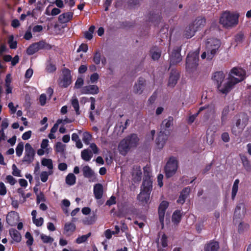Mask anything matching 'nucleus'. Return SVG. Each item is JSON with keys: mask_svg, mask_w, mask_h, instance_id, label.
I'll list each match as a JSON object with an SVG mask.
<instances>
[{"mask_svg": "<svg viewBox=\"0 0 251 251\" xmlns=\"http://www.w3.org/2000/svg\"><path fill=\"white\" fill-rule=\"evenodd\" d=\"M139 139L136 134H131L123 139L120 143L118 149L120 153L125 155L132 148L136 147L138 144Z\"/></svg>", "mask_w": 251, "mask_h": 251, "instance_id": "obj_1", "label": "nucleus"}, {"mask_svg": "<svg viewBox=\"0 0 251 251\" xmlns=\"http://www.w3.org/2000/svg\"><path fill=\"white\" fill-rule=\"evenodd\" d=\"M239 17L237 12L225 11L221 14L220 23L226 28H232L238 24Z\"/></svg>", "mask_w": 251, "mask_h": 251, "instance_id": "obj_2", "label": "nucleus"}, {"mask_svg": "<svg viewBox=\"0 0 251 251\" xmlns=\"http://www.w3.org/2000/svg\"><path fill=\"white\" fill-rule=\"evenodd\" d=\"M248 121V117L244 113L235 116L234 118V124L232 127V132L235 135H239L247 125Z\"/></svg>", "mask_w": 251, "mask_h": 251, "instance_id": "obj_3", "label": "nucleus"}, {"mask_svg": "<svg viewBox=\"0 0 251 251\" xmlns=\"http://www.w3.org/2000/svg\"><path fill=\"white\" fill-rule=\"evenodd\" d=\"M199 52L195 51L190 52L187 55L186 61V69L189 73H194L196 71L199 64Z\"/></svg>", "mask_w": 251, "mask_h": 251, "instance_id": "obj_4", "label": "nucleus"}, {"mask_svg": "<svg viewBox=\"0 0 251 251\" xmlns=\"http://www.w3.org/2000/svg\"><path fill=\"white\" fill-rule=\"evenodd\" d=\"M221 46L220 41L217 39H209L206 43L207 50V59L211 60L218 52Z\"/></svg>", "mask_w": 251, "mask_h": 251, "instance_id": "obj_5", "label": "nucleus"}, {"mask_svg": "<svg viewBox=\"0 0 251 251\" xmlns=\"http://www.w3.org/2000/svg\"><path fill=\"white\" fill-rule=\"evenodd\" d=\"M148 167H144V177L141 186V190L151 193L152 189V180L150 177V173Z\"/></svg>", "mask_w": 251, "mask_h": 251, "instance_id": "obj_6", "label": "nucleus"}, {"mask_svg": "<svg viewBox=\"0 0 251 251\" xmlns=\"http://www.w3.org/2000/svg\"><path fill=\"white\" fill-rule=\"evenodd\" d=\"M177 161L176 158L171 157L165 167V176L169 178L175 175L177 169Z\"/></svg>", "mask_w": 251, "mask_h": 251, "instance_id": "obj_7", "label": "nucleus"}, {"mask_svg": "<svg viewBox=\"0 0 251 251\" xmlns=\"http://www.w3.org/2000/svg\"><path fill=\"white\" fill-rule=\"evenodd\" d=\"M246 72L241 68H234L228 75V77L235 84L242 81L245 78Z\"/></svg>", "mask_w": 251, "mask_h": 251, "instance_id": "obj_8", "label": "nucleus"}, {"mask_svg": "<svg viewBox=\"0 0 251 251\" xmlns=\"http://www.w3.org/2000/svg\"><path fill=\"white\" fill-rule=\"evenodd\" d=\"M235 85V82L232 81L228 76L222 83L218 84L217 87L220 92L222 94H226L233 88Z\"/></svg>", "mask_w": 251, "mask_h": 251, "instance_id": "obj_9", "label": "nucleus"}, {"mask_svg": "<svg viewBox=\"0 0 251 251\" xmlns=\"http://www.w3.org/2000/svg\"><path fill=\"white\" fill-rule=\"evenodd\" d=\"M35 151L29 143L25 145V152L23 162L27 164L32 163L34 159Z\"/></svg>", "mask_w": 251, "mask_h": 251, "instance_id": "obj_10", "label": "nucleus"}, {"mask_svg": "<svg viewBox=\"0 0 251 251\" xmlns=\"http://www.w3.org/2000/svg\"><path fill=\"white\" fill-rule=\"evenodd\" d=\"M169 134V131L160 130L156 139V144L158 149H162L163 148Z\"/></svg>", "mask_w": 251, "mask_h": 251, "instance_id": "obj_11", "label": "nucleus"}, {"mask_svg": "<svg viewBox=\"0 0 251 251\" xmlns=\"http://www.w3.org/2000/svg\"><path fill=\"white\" fill-rule=\"evenodd\" d=\"M62 77L59 81V85L63 87H67L71 83V75L70 70L68 69H64L63 70Z\"/></svg>", "mask_w": 251, "mask_h": 251, "instance_id": "obj_12", "label": "nucleus"}, {"mask_svg": "<svg viewBox=\"0 0 251 251\" xmlns=\"http://www.w3.org/2000/svg\"><path fill=\"white\" fill-rule=\"evenodd\" d=\"M146 81L143 77H139L133 87V92L135 94H141L146 86Z\"/></svg>", "mask_w": 251, "mask_h": 251, "instance_id": "obj_13", "label": "nucleus"}, {"mask_svg": "<svg viewBox=\"0 0 251 251\" xmlns=\"http://www.w3.org/2000/svg\"><path fill=\"white\" fill-rule=\"evenodd\" d=\"M180 50L178 47L174 49L170 56V63L175 65L180 62L182 57L180 53Z\"/></svg>", "mask_w": 251, "mask_h": 251, "instance_id": "obj_14", "label": "nucleus"}, {"mask_svg": "<svg viewBox=\"0 0 251 251\" xmlns=\"http://www.w3.org/2000/svg\"><path fill=\"white\" fill-rule=\"evenodd\" d=\"M206 24V19L204 18L199 17L190 24L195 30L197 31L203 28Z\"/></svg>", "mask_w": 251, "mask_h": 251, "instance_id": "obj_15", "label": "nucleus"}, {"mask_svg": "<svg viewBox=\"0 0 251 251\" xmlns=\"http://www.w3.org/2000/svg\"><path fill=\"white\" fill-rule=\"evenodd\" d=\"M82 94H97L99 92V87L95 85H88L83 87L80 90Z\"/></svg>", "mask_w": 251, "mask_h": 251, "instance_id": "obj_16", "label": "nucleus"}, {"mask_svg": "<svg viewBox=\"0 0 251 251\" xmlns=\"http://www.w3.org/2000/svg\"><path fill=\"white\" fill-rule=\"evenodd\" d=\"M168 206V202L166 201H163L160 204L158 207V215L160 222L163 224L164 218L166 209Z\"/></svg>", "mask_w": 251, "mask_h": 251, "instance_id": "obj_17", "label": "nucleus"}, {"mask_svg": "<svg viewBox=\"0 0 251 251\" xmlns=\"http://www.w3.org/2000/svg\"><path fill=\"white\" fill-rule=\"evenodd\" d=\"M151 193L141 190L137 199L142 205L147 204L149 201Z\"/></svg>", "mask_w": 251, "mask_h": 251, "instance_id": "obj_18", "label": "nucleus"}, {"mask_svg": "<svg viewBox=\"0 0 251 251\" xmlns=\"http://www.w3.org/2000/svg\"><path fill=\"white\" fill-rule=\"evenodd\" d=\"M132 176V179L135 182H139L141 180L142 177V171L141 168L140 166H135L133 167Z\"/></svg>", "mask_w": 251, "mask_h": 251, "instance_id": "obj_19", "label": "nucleus"}, {"mask_svg": "<svg viewBox=\"0 0 251 251\" xmlns=\"http://www.w3.org/2000/svg\"><path fill=\"white\" fill-rule=\"evenodd\" d=\"M76 228L75 225L71 223H67L64 225L63 234L67 236L73 234Z\"/></svg>", "mask_w": 251, "mask_h": 251, "instance_id": "obj_20", "label": "nucleus"}, {"mask_svg": "<svg viewBox=\"0 0 251 251\" xmlns=\"http://www.w3.org/2000/svg\"><path fill=\"white\" fill-rule=\"evenodd\" d=\"M212 78L214 83L217 86L226 79L225 75L222 71L217 72L213 74Z\"/></svg>", "mask_w": 251, "mask_h": 251, "instance_id": "obj_21", "label": "nucleus"}, {"mask_svg": "<svg viewBox=\"0 0 251 251\" xmlns=\"http://www.w3.org/2000/svg\"><path fill=\"white\" fill-rule=\"evenodd\" d=\"M173 118L171 116L166 119H164L161 125L160 130L169 131L168 128L173 125Z\"/></svg>", "mask_w": 251, "mask_h": 251, "instance_id": "obj_22", "label": "nucleus"}, {"mask_svg": "<svg viewBox=\"0 0 251 251\" xmlns=\"http://www.w3.org/2000/svg\"><path fill=\"white\" fill-rule=\"evenodd\" d=\"M190 192V188L189 187H186L184 188L179 197L178 199L177 200V202L180 204H183L184 203L186 199L187 198Z\"/></svg>", "mask_w": 251, "mask_h": 251, "instance_id": "obj_23", "label": "nucleus"}, {"mask_svg": "<svg viewBox=\"0 0 251 251\" xmlns=\"http://www.w3.org/2000/svg\"><path fill=\"white\" fill-rule=\"evenodd\" d=\"M94 194L97 199H100L103 195V186L100 183L96 184L94 187Z\"/></svg>", "mask_w": 251, "mask_h": 251, "instance_id": "obj_24", "label": "nucleus"}, {"mask_svg": "<svg viewBox=\"0 0 251 251\" xmlns=\"http://www.w3.org/2000/svg\"><path fill=\"white\" fill-rule=\"evenodd\" d=\"M219 249L218 243L216 241H212L205 245L204 251H218Z\"/></svg>", "mask_w": 251, "mask_h": 251, "instance_id": "obj_25", "label": "nucleus"}, {"mask_svg": "<svg viewBox=\"0 0 251 251\" xmlns=\"http://www.w3.org/2000/svg\"><path fill=\"white\" fill-rule=\"evenodd\" d=\"M196 32L197 31L195 30L192 25L190 24L186 27L184 31L183 36L185 38L189 39L194 36Z\"/></svg>", "mask_w": 251, "mask_h": 251, "instance_id": "obj_26", "label": "nucleus"}, {"mask_svg": "<svg viewBox=\"0 0 251 251\" xmlns=\"http://www.w3.org/2000/svg\"><path fill=\"white\" fill-rule=\"evenodd\" d=\"M179 76L176 73H171L168 81V85L174 87L177 83Z\"/></svg>", "mask_w": 251, "mask_h": 251, "instance_id": "obj_27", "label": "nucleus"}, {"mask_svg": "<svg viewBox=\"0 0 251 251\" xmlns=\"http://www.w3.org/2000/svg\"><path fill=\"white\" fill-rule=\"evenodd\" d=\"M204 110H206V111H207L208 112H212V109L211 107L210 108L208 106H204L201 107L199 108V110L198 113H197V114L196 115H193L190 116L189 117V119H188V123L190 124L193 123L194 122V121H195L196 117L197 116V115L199 114V113Z\"/></svg>", "mask_w": 251, "mask_h": 251, "instance_id": "obj_28", "label": "nucleus"}, {"mask_svg": "<svg viewBox=\"0 0 251 251\" xmlns=\"http://www.w3.org/2000/svg\"><path fill=\"white\" fill-rule=\"evenodd\" d=\"M82 172L84 176L88 178H92L95 174L94 172L88 165H86L83 167Z\"/></svg>", "mask_w": 251, "mask_h": 251, "instance_id": "obj_29", "label": "nucleus"}, {"mask_svg": "<svg viewBox=\"0 0 251 251\" xmlns=\"http://www.w3.org/2000/svg\"><path fill=\"white\" fill-rule=\"evenodd\" d=\"M150 52L151 58L154 60H158L161 56V50L156 47L152 48Z\"/></svg>", "mask_w": 251, "mask_h": 251, "instance_id": "obj_30", "label": "nucleus"}, {"mask_svg": "<svg viewBox=\"0 0 251 251\" xmlns=\"http://www.w3.org/2000/svg\"><path fill=\"white\" fill-rule=\"evenodd\" d=\"M81 156L84 161H89L93 157V152L88 149H85L81 151Z\"/></svg>", "mask_w": 251, "mask_h": 251, "instance_id": "obj_31", "label": "nucleus"}, {"mask_svg": "<svg viewBox=\"0 0 251 251\" xmlns=\"http://www.w3.org/2000/svg\"><path fill=\"white\" fill-rule=\"evenodd\" d=\"M130 209L126 206H119L117 215L120 217H123L129 213Z\"/></svg>", "mask_w": 251, "mask_h": 251, "instance_id": "obj_32", "label": "nucleus"}, {"mask_svg": "<svg viewBox=\"0 0 251 251\" xmlns=\"http://www.w3.org/2000/svg\"><path fill=\"white\" fill-rule=\"evenodd\" d=\"M73 17V14L71 12H67L62 14L59 16L58 20L62 23L68 22Z\"/></svg>", "mask_w": 251, "mask_h": 251, "instance_id": "obj_33", "label": "nucleus"}, {"mask_svg": "<svg viewBox=\"0 0 251 251\" xmlns=\"http://www.w3.org/2000/svg\"><path fill=\"white\" fill-rule=\"evenodd\" d=\"M36 43L38 47V50H50L52 47L50 45L43 40Z\"/></svg>", "mask_w": 251, "mask_h": 251, "instance_id": "obj_34", "label": "nucleus"}, {"mask_svg": "<svg viewBox=\"0 0 251 251\" xmlns=\"http://www.w3.org/2000/svg\"><path fill=\"white\" fill-rule=\"evenodd\" d=\"M76 177L73 173L69 174L66 177V183L69 185H73L75 184Z\"/></svg>", "mask_w": 251, "mask_h": 251, "instance_id": "obj_35", "label": "nucleus"}, {"mask_svg": "<svg viewBox=\"0 0 251 251\" xmlns=\"http://www.w3.org/2000/svg\"><path fill=\"white\" fill-rule=\"evenodd\" d=\"M181 218V214L180 211H175L172 215V222L175 224H178L180 222Z\"/></svg>", "mask_w": 251, "mask_h": 251, "instance_id": "obj_36", "label": "nucleus"}, {"mask_svg": "<svg viewBox=\"0 0 251 251\" xmlns=\"http://www.w3.org/2000/svg\"><path fill=\"white\" fill-rule=\"evenodd\" d=\"M241 160L244 168L247 171L250 172L251 171V165L247 157L243 156L241 157Z\"/></svg>", "mask_w": 251, "mask_h": 251, "instance_id": "obj_37", "label": "nucleus"}, {"mask_svg": "<svg viewBox=\"0 0 251 251\" xmlns=\"http://www.w3.org/2000/svg\"><path fill=\"white\" fill-rule=\"evenodd\" d=\"M115 229H116L115 231H112L110 229H107L104 232V234L107 239H110L112 237L113 234L119 233L120 232V228L118 226H115Z\"/></svg>", "mask_w": 251, "mask_h": 251, "instance_id": "obj_38", "label": "nucleus"}, {"mask_svg": "<svg viewBox=\"0 0 251 251\" xmlns=\"http://www.w3.org/2000/svg\"><path fill=\"white\" fill-rule=\"evenodd\" d=\"M71 103L75 111L76 114L77 115H79L80 112L79 111V106L78 100L76 98L73 99L71 101Z\"/></svg>", "mask_w": 251, "mask_h": 251, "instance_id": "obj_39", "label": "nucleus"}, {"mask_svg": "<svg viewBox=\"0 0 251 251\" xmlns=\"http://www.w3.org/2000/svg\"><path fill=\"white\" fill-rule=\"evenodd\" d=\"M38 51L36 43L31 45L26 50V53L29 55H32Z\"/></svg>", "mask_w": 251, "mask_h": 251, "instance_id": "obj_40", "label": "nucleus"}, {"mask_svg": "<svg viewBox=\"0 0 251 251\" xmlns=\"http://www.w3.org/2000/svg\"><path fill=\"white\" fill-rule=\"evenodd\" d=\"M66 145L60 142L56 143L55 150L57 152L63 153L65 150Z\"/></svg>", "mask_w": 251, "mask_h": 251, "instance_id": "obj_41", "label": "nucleus"}, {"mask_svg": "<svg viewBox=\"0 0 251 251\" xmlns=\"http://www.w3.org/2000/svg\"><path fill=\"white\" fill-rule=\"evenodd\" d=\"M41 164L42 165L47 167L50 170H51L53 168L52 161L50 159H43L41 161Z\"/></svg>", "mask_w": 251, "mask_h": 251, "instance_id": "obj_42", "label": "nucleus"}, {"mask_svg": "<svg viewBox=\"0 0 251 251\" xmlns=\"http://www.w3.org/2000/svg\"><path fill=\"white\" fill-rule=\"evenodd\" d=\"M10 234L11 235V237L15 241L18 242L21 241V235L17 230H14L12 231H10Z\"/></svg>", "mask_w": 251, "mask_h": 251, "instance_id": "obj_43", "label": "nucleus"}, {"mask_svg": "<svg viewBox=\"0 0 251 251\" xmlns=\"http://www.w3.org/2000/svg\"><path fill=\"white\" fill-rule=\"evenodd\" d=\"M229 111L228 106H225L222 113L221 120L223 124L225 122L226 120V117Z\"/></svg>", "mask_w": 251, "mask_h": 251, "instance_id": "obj_44", "label": "nucleus"}, {"mask_svg": "<svg viewBox=\"0 0 251 251\" xmlns=\"http://www.w3.org/2000/svg\"><path fill=\"white\" fill-rule=\"evenodd\" d=\"M52 174V171H50L48 172L46 171L42 172L40 174L41 180L42 182H45L47 181L49 175Z\"/></svg>", "mask_w": 251, "mask_h": 251, "instance_id": "obj_45", "label": "nucleus"}, {"mask_svg": "<svg viewBox=\"0 0 251 251\" xmlns=\"http://www.w3.org/2000/svg\"><path fill=\"white\" fill-rule=\"evenodd\" d=\"M93 60L96 65H98L100 63L101 61V53L100 50H97L94 53Z\"/></svg>", "mask_w": 251, "mask_h": 251, "instance_id": "obj_46", "label": "nucleus"}, {"mask_svg": "<svg viewBox=\"0 0 251 251\" xmlns=\"http://www.w3.org/2000/svg\"><path fill=\"white\" fill-rule=\"evenodd\" d=\"M91 139L92 135L89 133L87 132L83 133L82 140L85 144H89Z\"/></svg>", "mask_w": 251, "mask_h": 251, "instance_id": "obj_47", "label": "nucleus"}, {"mask_svg": "<svg viewBox=\"0 0 251 251\" xmlns=\"http://www.w3.org/2000/svg\"><path fill=\"white\" fill-rule=\"evenodd\" d=\"M40 238L44 243H52L53 241V239L52 237L46 235L44 234H41L40 235Z\"/></svg>", "mask_w": 251, "mask_h": 251, "instance_id": "obj_48", "label": "nucleus"}, {"mask_svg": "<svg viewBox=\"0 0 251 251\" xmlns=\"http://www.w3.org/2000/svg\"><path fill=\"white\" fill-rule=\"evenodd\" d=\"M24 150V143L23 142L19 143L16 148V153L19 157L22 154Z\"/></svg>", "mask_w": 251, "mask_h": 251, "instance_id": "obj_49", "label": "nucleus"}, {"mask_svg": "<svg viewBox=\"0 0 251 251\" xmlns=\"http://www.w3.org/2000/svg\"><path fill=\"white\" fill-rule=\"evenodd\" d=\"M91 232H89L86 235H82L80 237H79L76 239V242L77 244L82 243L86 241L87 240V239L91 236Z\"/></svg>", "mask_w": 251, "mask_h": 251, "instance_id": "obj_50", "label": "nucleus"}, {"mask_svg": "<svg viewBox=\"0 0 251 251\" xmlns=\"http://www.w3.org/2000/svg\"><path fill=\"white\" fill-rule=\"evenodd\" d=\"M249 225L247 223H240L238 226V231L240 233L243 232L244 231L248 230Z\"/></svg>", "mask_w": 251, "mask_h": 251, "instance_id": "obj_51", "label": "nucleus"}, {"mask_svg": "<svg viewBox=\"0 0 251 251\" xmlns=\"http://www.w3.org/2000/svg\"><path fill=\"white\" fill-rule=\"evenodd\" d=\"M25 238L27 239L26 244L27 246H31L33 244V238L31 234L29 232H26L25 235Z\"/></svg>", "mask_w": 251, "mask_h": 251, "instance_id": "obj_52", "label": "nucleus"}, {"mask_svg": "<svg viewBox=\"0 0 251 251\" xmlns=\"http://www.w3.org/2000/svg\"><path fill=\"white\" fill-rule=\"evenodd\" d=\"M62 119H58L53 127L51 128L50 132L54 133L56 132L58 129V125L62 123Z\"/></svg>", "mask_w": 251, "mask_h": 251, "instance_id": "obj_53", "label": "nucleus"}, {"mask_svg": "<svg viewBox=\"0 0 251 251\" xmlns=\"http://www.w3.org/2000/svg\"><path fill=\"white\" fill-rule=\"evenodd\" d=\"M84 81L82 78H78L75 83V87L76 89L80 88L83 84Z\"/></svg>", "mask_w": 251, "mask_h": 251, "instance_id": "obj_54", "label": "nucleus"}, {"mask_svg": "<svg viewBox=\"0 0 251 251\" xmlns=\"http://www.w3.org/2000/svg\"><path fill=\"white\" fill-rule=\"evenodd\" d=\"M8 43L11 49H16L17 48V42L13 41V37L12 36L10 37Z\"/></svg>", "mask_w": 251, "mask_h": 251, "instance_id": "obj_55", "label": "nucleus"}, {"mask_svg": "<svg viewBox=\"0 0 251 251\" xmlns=\"http://www.w3.org/2000/svg\"><path fill=\"white\" fill-rule=\"evenodd\" d=\"M12 174L16 176H21V171L19 170L15 164L12 165Z\"/></svg>", "mask_w": 251, "mask_h": 251, "instance_id": "obj_56", "label": "nucleus"}, {"mask_svg": "<svg viewBox=\"0 0 251 251\" xmlns=\"http://www.w3.org/2000/svg\"><path fill=\"white\" fill-rule=\"evenodd\" d=\"M32 221L34 224H35L38 226H40L43 225L44 219L43 218H40L39 219L35 218L32 220Z\"/></svg>", "mask_w": 251, "mask_h": 251, "instance_id": "obj_57", "label": "nucleus"}, {"mask_svg": "<svg viewBox=\"0 0 251 251\" xmlns=\"http://www.w3.org/2000/svg\"><path fill=\"white\" fill-rule=\"evenodd\" d=\"M244 39V35L242 33L237 34L235 37V41L238 43H241Z\"/></svg>", "mask_w": 251, "mask_h": 251, "instance_id": "obj_58", "label": "nucleus"}, {"mask_svg": "<svg viewBox=\"0 0 251 251\" xmlns=\"http://www.w3.org/2000/svg\"><path fill=\"white\" fill-rule=\"evenodd\" d=\"M99 78V75L97 73H95L93 74L90 76L91 82L93 83H95V82H97Z\"/></svg>", "mask_w": 251, "mask_h": 251, "instance_id": "obj_59", "label": "nucleus"}, {"mask_svg": "<svg viewBox=\"0 0 251 251\" xmlns=\"http://www.w3.org/2000/svg\"><path fill=\"white\" fill-rule=\"evenodd\" d=\"M116 198L115 196H111L110 198L106 201V204L110 206L115 204L116 202Z\"/></svg>", "mask_w": 251, "mask_h": 251, "instance_id": "obj_60", "label": "nucleus"}, {"mask_svg": "<svg viewBox=\"0 0 251 251\" xmlns=\"http://www.w3.org/2000/svg\"><path fill=\"white\" fill-rule=\"evenodd\" d=\"M6 193V188L3 182L0 183V195L3 196Z\"/></svg>", "mask_w": 251, "mask_h": 251, "instance_id": "obj_61", "label": "nucleus"}, {"mask_svg": "<svg viewBox=\"0 0 251 251\" xmlns=\"http://www.w3.org/2000/svg\"><path fill=\"white\" fill-rule=\"evenodd\" d=\"M88 50V46L85 44H82L79 47V48L77 50V52H79L80 51H82L84 52H87Z\"/></svg>", "mask_w": 251, "mask_h": 251, "instance_id": "obj_62", "label": "nucleus"}, {"mask_svg": "<svg viewBox=\"0 0 251 251\" xmlns=\"http://www.w3.org/2000/svg\"><path fill=\"white\" fill-rule=\"evenodd\" d=\"M46 201L44 194L42 193L37 196V203H39L41 201Z\"/></svg>", "mask_w": 251, "mask_h": 251, "instance_id": "obj_63", "label": "nucleus"}, {"mask_svg": "<svg viewBox=\"0 0 251 251\" xmlns=\"http://www.w3.org/2000/svg\"><path fill=\"white\" fill-rule=\"evenodd\" d=\"M46 100H47V98H46V96L45 94H43L41 95V96H40V98H39V101H40V104L42 106L46 104Z\"/></svg>", "mask_w": 251, "mask_h": 251, "instance_id": "obj_64", "label": "nucleus"}]
</instances>
